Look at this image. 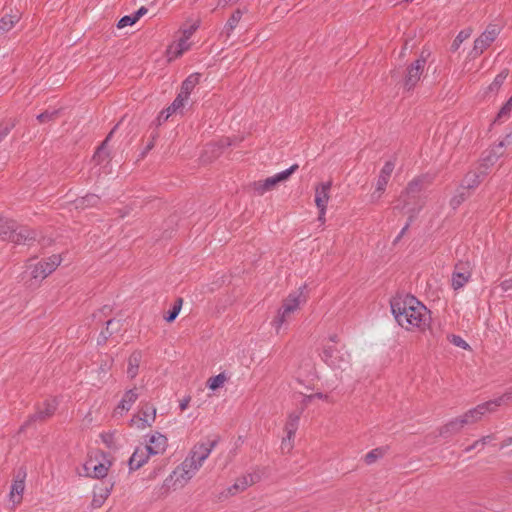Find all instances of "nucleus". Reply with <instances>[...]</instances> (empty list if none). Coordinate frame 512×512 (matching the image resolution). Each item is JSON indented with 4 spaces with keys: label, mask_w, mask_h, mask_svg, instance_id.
<instances>
[{
    "label": "nucleus",
    "mask_w": 512,
    "mask_h": 512,
    "mask_svg": "<svg viewBox=\"0 0 512 512\" xmlns=\"http://www.w3.org/2000/svg\"><path fill=\"white\" fill-rule=\"evenodd\" d=\"M109 368H110V365L108 363H105V364L101 365V367H100L101 371H103V372H106Z\"/></svg>",
    "instance_id": "64"
},
{
    "label": "nucleus",
    "mask_w": 512,
    "mask_h": 512,
    "mask_svg": "<svg viewBox=\"0 0 512 512\" xmlns=\"http://www.w3.org/2000/svg\"><path fill=\"white\" fill-rule=\"evenodd\" d=\"M156 418V408L149 403L143 404L139 413L130 420V426L138 429L151 427Z\"/></svg>",
    "instance_id": "9"
},
{
    "label": "nucleus",
    "mask_w": 512,
    "mask_h": 512,
    "mask_svg": "<svg viewBox=\"0 0 512 512\" xmlns=\"http://www.w3.org/2000/svg\"><path fill=\"white\" fill-rule=\"evenodd\" d=\"M448 340L455 346L457 347H460V348H463V349H466V350H469L470 349V346L469 344L464 340L462 339L460 336H457V335H449L448 336Z\"/></svg>",
    "instance_id": "48"
},
{
    "label": "nucleus",
    "mask_w": 512,
    "mask_h": 512,
    "mask_svg": "<svg viewBox=\"0 0 512 512\" xmlns=\"http://www.w3.org/2000/svg\"><path fill=\"white\" fill-rule=\"evenodd\" d=\"M391 310L398 324L407 330L424 329L428 324L429 312L414 296L395 298Z\"/></svg>",
    "instance_id": "1"
},
{
    "label": "nucleus",
    "mask_w": 512,
    "mask_h": 512,
    "mask_svg": "<svg viewBox=\"0 0 512 512\" xmlns=\"http://www.w3.org/2000/svg\"><path fill=\"white\" fill-rule=\"evenodd\" d=\"M469 196V193L466 191V187L460 186L456 194L451 198L450 205L453 209L459 207L463 201Z\"/></svg>",
    "instance_id": "34"
},
{
    "label": "nucleus",
    "mask_w": 512,
    "mask_h": 512,
    "mask_svg": "<svg viewBox=\"0 0 512 512\" xmlns=\"http://www.w3.org/2000/svg\"><path fill=\"white\" fill-rule=\"evenodd\" d=\"M242 12L240 9H237L229 18L225 25V32L227 36L230 35V33L234 30V28L238 25L239 21L241 20Z\"/></svg>",
    "instance_id": "37"
},
{
    "label": "nucleus",
    "mask_w": 512,
    "mask_h": 512,
    "mask_svg": "<svg viewBox=\"0 0 512 512\" xmlns=\"http://www.w3.org/2000/svg\"><path fill=\"white\" fill-rule=\"evenodd\" d=\"M425 64H426V59L422 55L419 59L414 61L407 68V73L404 78V87L407 90H411L418 83V81L420 80L421 75L424 71Z\"/></svg>",
    "instance_id": "11"
},
{
    "label": "nucleus",
    "mask_w": 512,
    "mask_h": 512,
    "mask_svg": "<svg viewBox=\"0 0 512 512\" xmlns=\"http://www.w3.org/2000/svg\"><path fill=\"white\" fill-rule=\"evenodd\" d=\"M471 278V265L469 262H459L455 265L452 274V287L455 290L462 288Z\"/></svg>",
    "instance_id": "14"
},
{
    "label": "nucleus",
    "mask_w": 512,
    "mask_h": 512,
    "mask_svg": "<svg viewBox=\"0 0 512 512\" xmlns=\"http://www.w3.org/2000/svg\"><path fill=\"white\" fill-rule=\"evenodd\" d=\"M152 454L146 445L137 447L129 459V467L131 470H137L142 467Z\"/></svg>",
    "instance_id": "18"
},
{
    "label": "nucleus",
    "mask_w": 512,
    "mask_h": 512,
    "mask_svg": "<svg viewBox=\"0 0 512 512\" xmlns=\"http://www.w3.org/2000/svg\"><path fill=\"white\" fill-rule=\"evenodd\" d=\"M190 400H191V398L188 396V397L183 398L180 401L179 407H180L181 411H184L187 409V407L189 406Z\"/></svg>",
    "instance_id": "55"
},
{
    "label": "nucleus",
    "mask_w": 512,
    "mask_h": 512,
    "mask_svg": "<svg viewBox=\"0 0 512 512\" xmlns=\"http://www.w3.org/2000/svg\"><path fill=\"white\" fill-rule=\"evenodd\" d=\"M323 361L333 369L345 370L350 364V354L333 346H326L321 355Z\"/></svg>",
    "instance_id": "6"
},
{
    "label": "nucleus",
    "mask_w": 512,
    "mask_h": 512,
    "mask_svg": "<svg viewBox=\"0 0 512 512\" xmlns=\"http://www.w3.org/2000/svg\"><path fill=\"white\" fill-rule=\"evenodd\" d=\"M164 112L166 113L165 120H167L173 113H176L177 111H172L169 106Z\"/></svg>",
    "instance_id": "62"
},
{
    "label": "nucleus",
    "mask_w": 512,
    "mask_h": 512,
    "mask_svg": "<svg viewBox=\"0 0 512 512\" xmlns=\"http://www.w3.org/2000/svg\"><path fill=\"white\" fill-rule=\"evenodd\" d=\"M503 398H499L495 401H488L486 403L480 404L475 408H472L460 415L461 420L463 421L464 426L473 425L481 420V418L489 412H493L497 406L500 405V402Z\"/></svg>",
    "instance_id": "7"
},
{
    "label": "nucleus",
    "mask_w": 512,
    "mask_h": 512,
    "mask_svg": "<svg viewBox=\"0 0 512 512\" xmlns=\"http://www.w3.org/2000/svg\"><path fill=\"white\" fill-rule=\"evenodd\" d=\"M294 447V437L286 435L281 441L282 453H290Z\"/></svg>",
    "instance_id": "47"
},
{
    "label": "nucleus",
    "mask_w": 512,
    "mask_h": 512,
    "mask_svg": "<svg viewBox=\"0 0 512 512\" xmlns=\"http://www.w3.org/2000/svg\"><path fill=\"white\" fill-rule=\"evenodd\" d=\"M483 447H481V440H477L475 441L472 445L468 446L465 448V452H470L472 451L473 449H482Z\"/></svg>",
    "instance_id": "54"
},
{
    "label": "nucleus",
    "mask_w": 512,
    "mask_h": 512,
    "mask_svg": "<svg viewBox=\"0 0 512 512\" xmlns=\"http://www.w3.org/2000/svg\"><path fill=\"white\" fill-rule=\"evenodd\" d=\"M204 462V456L202 455L201 457V455H199L198 452L192 448L184 461L178 466L195 475L202 467Z\"/></svg>",
    "instance_id": "17"
},
{
    "label": "nucleus",
    "mask_w": 512,
    "mask_h": 512,
    "mask_svg": "<svg viewBox=\"0 0 512 512\" xmlns=\"http://www.w3.org/2000/svg\"><path fill=\"white\" fill-rule=\"evenodd\" d=\"M398 201L401 205L396 206L395 208H399L401 210L407 209V213L409 214V209L412 207H417V198L405 196V193H401L398 198Z\"/></svg>",
    "instance_id": "35"
},
{
    "label": "nucleus",
    "mask_w": 512,
    "mask_h": 512,
    "mask_svg": "<svg viewBox=\"0 0 512 512\" xmlns=\"http://www.w3.org/2000/svg\"><path fill=\"white\" fill-rule=\"evenodd\" d=\"M499 34L497 25L490 24L486 30L474 42L473 52L480 55L487 49Z\"/></svg>",
    "instance_id": "12"
},
{
    "label": "nucleus",
    "mask_w": 512,
    "mask_h": 512,
    "mask_svg": "<svg viewBox=\"0 0 512 512\" xmlns=\"http://www.w3.org/2000/svg\"><path fill=\"white\" fill-rule=\"evenodd\" d=\"M471 33L472 30L470 28L460 31L451 45V50L457 51L462 42L471 36Z\"/></svg>",
    "instance_id": "39"
},
{
    "label": "nucleus",
    "mask_w": 512,
    "mask_h": 512,
    "mask_svg": "<svg viewBox=\"0 0 512 512\" xmlns=\"http://www.w3.org/2000/svg\"><path fill=\"white\" fill-rule=\"evenodd\" d=\"M507 76H508L507 70H503L501 73H499L495 77L494 81L489 85L488 91H490V92L498 91Z\"/></svg>",
    "instance_id": "41"
},
{
    "label": "nucleus",
    "mask_w": 512,
    "mask_h": 512,
    "mask_svg": "<svg viewBox=\"0 0 512 512\" xmlns=\"http://www.w3.org/2000/svg\"><path fill=\"white\" fill-rule=\"evenodd\" d=\"M511 111H512V96L508 99V101L500 109L495 121L503 122V121L507 120L510 117Z\"/></svg>",
    "instance_id": "38"
},
{
    "label": "nucleus",
    "mask_w": 512,
    "mask_h": 512,
    "mask_svg": "<svg viewBox=\"0 0 512 512\" xmlns=\"http://www.w3.org/2000/svg\"><path fill=\"white\" fill-rule=\"evenodd\" d=\"M183 304L182 298H177L172 309L168 312V315L165 316L167 322H173L178 316Z\"/></svg>",
    "instance_id": "42"
},
{
    "label": "nucleus",
    "mask_w": 512,
    "mask_h": 512,
    "mask_svg": "<svg viewBox=\"0 0 512 512\" xmlns=\"http://www.w3.org/2000/svg\"><path fill=\"white\" fill-rule=\"evenodd\" d=\"M58 117V110L45 111L37 116L40 123L54 121Z\"/></svg>",
    "instance_id": "46"
},
{
    "label": "nucleus",
    "mask_w": 512,
    "mask_h": 512,
    "mask_svg": "<svg viewBox=\"0 0 512 512\" xmlns=\"http://www.w3.org/2000/svg\"><path fill=\"white\" fill-rule=\"evenodd\" d=\"M201 75L199 73H193L189 75L182 83L180 93L189 97L191 91L199 83Z\"/></svg>",
    "instance_id": "27"
},
{
    "label": "nucleus",
    "mask_w": 512,
    "mask_h": 512,
    "mask_svg": "<svg viewBox=\"0 0 512 512\" xmlns=\"http://www.w3.org/2000/svg\"><path fill=\"white\" fill-rule=\"evenodd\" d=\"M325 213H326V207H323V210L322 209H319V216H318V220L322 223H324L325 221Z\"/></svg>",
    "instance_id": "58"
},
{
    "label": "nucleus",
    "mask_w": 512,
    "mask_h": 512,
    "mask_svg": "<svg viewBox=\"0 0 512 512\" xmlns=\"http://www.w3.org/2000/svg\"><path fill=\"white\" fill-rule=\"evenodd\" d=\"M25 478L26 472L23 469H19L18 472L14 476L13 483L11 485V490L9 493V499L13 503V505H18L22 501L24 489H25Z\"/></svg>",
    "instance_id": "13"
},
{
    "label": "nucleus",
    "mask_w": 512,
    "mask_h": 512,
    "mask_svg": "<svg viewBox=\"0 0 512 512\" xmlns=\"http://www.w3.org/2000/svg\"><path fill=\"white\" fill-rule=\"evenodd\" d=\"M58 407V401L56 398L46 399L44 403L37 406V410L34 414L30 415L28 420L21 426V430H24L32 422L45 421L50 418Z\"/></svg>",
    "instance_id": "8"
},
{
    "label": "nucleus",
    "mask_w": 512,
    "mask_h": 512,
    "mask_svg": "<svg viewBox=\"0 0 512 512\" xmlns=\"http://www.w3.org/2000/svg\"><path fill=\"white\" fill-rule=\"evenodd\" d=\"M120 329V323L119 321L109 320L107 322V326L105 331H102L98 338V344L105 343L109 336H111L113 333L119 331Z\"/></svg>",
    "instance_id": "30"
},
{
    "label": "nucleus",
    "mask_w": 512,
    "mask_h": 512,
    "mask_svg": "<svg viewBox=\"0 0 512 512\" xmlns=\"http://www.w3.org/2000/svg\"><path fill=\"white\" fill-rule=\"evenodd\" d=\"M142 360L140 351H134L128 359L127 376L133 379L138 374V369Z\"/></svg>",
    "instance_id": "26"
},
{
    "label": "nucleus",
    "mask_w": 512,
    "mask_h": 512,
    "mask_svg": "<svg viewBox=\"0 0 512 512\" xmlns=\"http://www.w3.org/2000/svg\"><path fill=\"white\" fill-rule=\"evenodd\" d=\"M99 197L95 194H89L80 199L77 202V207H88V206H96L99 202Z\"/></svg>",
    "instance_id": "43"
},
{
    "label": "nucleus",
    "mask_w": 512,
    "mask_h": 512,
    "mask_svg": "<svg viewBox=\"0 0 512 512\" xmlns=\"http://www.w3.org/2000/svg\"><path fill=\"white\" fill-rule=\"evenodd\" d=\"M412 221H413V219H412V220H410V219H409V222H408V223L405 225V227L401 230L400 234H399V235H398V237L396 238V241H398V240H399V239H400V238L405 234V232L407 231V229H408V227H409V225H410V223H411Z\"/></svg>",
    "instance_id": "59"
},
{
    "label": "nucleus",
    "mask_w": 512,
    "mask_h": 512,
    "mask_svg": "<svg viewBox=\"0 0 512 512\" xmlns=\"http://www.w3.org/2000/svg\"><path fill=\"white\" fill-rule=\"evenodd\" d=\"M383 456V451L379 448L377 449H373L372 451H370L369 453H367L365 455V463L370 465V464H373L374 462H376L380 457Z\"/></svg>",
    "instance_id": "45"
},
{
    "label": "nucleus",
    "mask_w": 512,
    "mask_h": 512,
    "mask_svg": "<svg viewBox=\"0 0 512 512\" xmlns=\"http://www.w3.org/2000/svg\"><path fill=\"white\" fill-rule=\"evenodd\" d=\"M194 476L195 475L177 466L170 476L164 480L163 488L166 491L170 489L176 490L183 488Z\"/></svg>",
    "instance_id": "10"
},
{
    "label": "nucleus",
    "mask_w": 512,
    "mask_h": 512,
    "mask_svg": "<svg viewBox=\"0 0 512 512\" xmlns=\"http://www.w3.org/2000/svg\"><path fill=\"white\" fill-rule=\"evenodd\" d=\"M137 399L138 393L136 392V388L126 391L119 405L115 408V415H122L125 411H129Z\"/></svg>",
    "instance_id": "22"
},
{
    "label": "nucleus",
    "mask_w": 512,
    "mask_h": 512,
    "mask_svg": "<svg viewBox=\"0 0 512 512\" xmlns=\"http://www.w3.org/2000/svg\"><path fill=\"white\" fill-rule=\"evenodd\" d=\"M229 2H232V0H219L218 6L225 7L226 5H228Z\"/></svg>",
    "instance_id": "63"
},
{
    "label": "nucleus",
    "mask_w": 512,
    "mask_h": 512,
    "mask_svg": "<svg viewBox=\"0 0 512 512\" xmlns=\"http://www.w3.org/2000/svg\"><path fill=\"white\" fill-rule=\"evenodd\" d=\"M464 427L463 421L460 416H458L443 425L439 429V433L441 436L447 437L459 433Z\"/></svg>",
    "instance_id": "24"
},
{
    "label": "nucleus",
    "mask_w": 512,
    "mask_h": 512,
    "mask_svg": "<svg viewBox=\"0 0 512 512\" xmlns=\"http://www.w3.org/2000/svg\"><path fill=\"white\" fill-rule=\"evenodd\" d=\"M308 398L309 399L318 398V399H323V400H326V401H330L329 396L326 395V394H322V393H315V394L309 395Z\"/></svg>",
    "instance_id": "57"
},
{
    "label": "nucleus",
    "mask_w": 512,
    "mask_h": 512,
    "mask_svg": "<svg viewBox=\"0 0 512 512\" xmlns=\"http://www.w3.org/2000/svg\"><path fill=\"white\" fill-rule=\"evenodd\" d=\"M394 168H395V162H394V161H392V160H389V161H387V162L384 164V166H383V168L381 169V171H380V174H379V175H381V176H383V177H386V178L390 179L391 174H392V172H393Z\"/></svg>",
    "instance_id": "49"
},
{
    "label": "nucleus",
    "mask_w": 512,
    "mask_h": 512,
    "mask_svg": "<svg viewBox=\"0 0 512 512\" xmlns=\"http://www.w3.org/2000/svg\"><path fill=\"white\" fill-rule=\"evenodd\" d=\"M188 99H189L188 96L179 92V94L177 95V97L175 98L173 103L170 105V109L172 111H177V112L181 111L184 108Z\"/></svg>",
    "instance_id": "44"
},
{
    "label": "nucleus",
    "mask_w": 512,
    "mask_h": 512,
    "mask_svg": "<svg viewBox=\"0 0 512 512\" xmlns=\"http://www.w3.org/2000/svg\"><path fill=\"white\" fill-rule=\"evenodd\" d=\"M189 39H186L184 37H181L176 44L175 47H170L168 53L171 54L169 57V60H172L174 58H177L181 56L185 51H187L190 48V44L188 43Z\"/></svg>",
    "instance_id": "29"
},
{
    "label": "nucleus",
    "mask_w": 512,
    "mask_h": 512,
    "mask_svg": "<svg viewBox=\"0 0 512 512\" xmlns=\"http://www.w3.org/2000/svg\"><path fill=\"white\" fill-rule=\"evenodd\" d=\"M297 169L298 165L294 164L285 171H282L272 177H268L265 180L255 181L252 184V189L258 195H263L265 192L273 190L278 183L286 181Z\"/></svg>",
    "instance_id": "5"
},
{
    "label": "nucleus",
    "mask_w": 512,
    "mask_h": 512,
    "mask_svg": "<svg viewBox=\"0 0 512 512\" xmlns=\"http://www.w3.org/2000/svg\"><path fill=\"white\" fill-rule=\"evenodd\" d=\"M147 13V8H145L144 6H142L140 9H138V11H136L133 15L135 17V19L138 21L143 15H145Z\"/></svg>",
    "instance_id": "56"
},
{
    "label": "nucleus",
    "mask_w": 512,
    "mask_h": 512,
    "mask_svg": "<svg viewBox=\"0 0 512 512\" xmlns=\"http://www.w3.org/2000/svg\"><path fill=\"white\" fill-rule=\"evenodd\" d=\"M218 441H219V437H216L214 440L208 441L206 443H204V442L197 443L193 446V448L198 452L199 455H201V456L203 455L204 460H206L209 457L212 450L217 445Z\"/></svg>",
    "instance_id": "28"
},
{
    "label": "nucleus",
    "mask_w": 512,
    "mask_h": 512,
    "mask_svg": "<svg viewBox=\"0 0 512 512\" xmlns=\"http://www.w3.org/2000/svg\"><path fill=\"white\" fill-rule=\"evenodd\" d=\"M19 21L18 15H6L0 19V36L9 32L14 25Z\"/></svg>",
    "instance_id": "32"
},
{
    "label": "nucleus",
    "mask_w": 512,
    "mask_h": 512,
    "mask_svg": "<svg viewBox=\"0 0 512 512\" xmlns=\"http://www.w3.org/2000/svg\"><path fill=\"white\" fill-rule=\"evenodd\" d=\"M332 186L331 181L320 183L315 189V204L318 209H322L327 206L329 201V192Z\"/></svg>",
    "instance_id": "20"
},
{
    "label": "nucleus",
    "mask_w": 512,
    "mask_h": 512,
    "mask_svg": "<svg viewBox=\"0 0 512 512\" xmlns=\"http://www.w3.org/2000/svg\"><path fill=\"white\" fill-rule=\"evenodd\" d=\"M464 183L466 185H462L463 187H466V191L468 192V189L476 187L479 184L478 177L475 174L467 175Z\"/></svg>",
    "instance_id": "51"
},
{
    "label": "nucleus",
    "mask_w": 512,
    "mask_h": 512,
    "mask_svg": "<svg viewBox=\"0 0 512 512\" xmlns=\"http://www.w3.org/2000/svg\"><path fill=\"white\" fill-rule=\"evenodd\" d=\"M119 124H117L113 129L112 131L108 134V136L106 137V139L103 141V143L98 147V149L96 150L94 156H93V160L96 161L97 163H101L102 161H104L108 154L106 152V144L108 143V141L110 140V138L112 137V134L114 133V131L116 130V128L118 127Z\"/></svg>",
    "instance_id": "31"
},
{
    "label": "nucleus",
    "mask_w": 512,
    "mask_h": 512,
    "mask_svg": "<svg viewBox=\"0 0 512 512\" xmlns=\"http://www.w3.org/2000/svg\"><path fill=\"white\" fill-rule=\"evenodd\" d=\"M146 447L152 455L162 454L167 448V438L160 433H155L150 437Z\"/></svg>",
    "instance_id": "21"
},
{
    "label": "nucleus",
    "mask_w": 512,
    "mask_h": 512,
    "mask_svg": "<svg viewBox=\"0 0 512 512\" xmlns=\"http://www.w3.org/2000/svg\"><path fill=\"white\" fill-rule=\"evenodd\" d=\"M259 479L258 475H245L236 480V482L229 487L226 492L221 493V498H227L229 496L235 495L240 491L245 490L250 485L254 484Z\"/></svg>",
    "instance_id": "16"
},
{
    "label": "nucleus",
    "mask_w": 512,
    "mask_h": 512,
    "mask_svg": "<svg viewBox=\"0 0 512 512\" xmlns=\"http://www.w3.org/2000/svg\"><path fill=\"white\" fill-rule=\"evenodd\" d=\"M61 261L62 258L60 255H52L38 262H34V259H30L26 264L25 271L29 276V286H33L44 280L60 265Z\"/></svg>",
    "instance_id": "2"
},
{
    "label": "nucleus",
    "mask_w": 512,
    "mask_h": 512,
    "mask_svg": "<svg viewBox=\"0 0 512 512\" xmlns=\"http://www.w3.org/2000/svg\"><path fill=\"white\" fill-rule=\"evenodd\" d=\"M305 286L303 287V289ZM305 302L302 288L299 291L291 293L284 301L281 308L278 311L277 316L273 320V326L275 327L276 333H280V329L283 324L287 323L291 319V314L294 313L300 306L301 303Z\"/></svg>",
    "instance_id": "4"
},
{
    "label": "nucleus",
    "mask_w": 512,
    "mask_h": 512,
    "mask_svg": "<svg viewBox=\"0 0 512 512\" xmlns=\"http://www.w3.org/2000/svg\"><path fill=\"white\" fill-rule=\"evenodd\" d=\"M199 27V23L196 22L194 24H192L189 28L187 29H184L182 31V37L186 38V39H190V37L193 35V33L197 30V28Z\"/></svg>",
    "instance_id": "52"
},
{
    "label": "nucleus",
    "mask_w": 512,
    "mask_h": 512,
    "mask_svg": "<svg viewBox=\"0 0 512 512\" xmlns=\"http://www.w3.org/2000/svg\"><path fill=\"white\" fill-rule=\"evenodd\" d=\"M302 412L303 410L294 411L288 415L287 421L284 426V431L286 435L293 437L295 436Z\"/></svg>",
    "instance_id": "25"
},
{
    "label": "nucleus",
    "mask_w": 512,
    "mask_h": 512,
    "mask_svg": "<svg viewBox=\"0 0 512 512\" xmlns=\"http://www.w3.org/2000/svg\"><path fill=\"white\" fill-rule=\"evenodd\" d=\"M137 22V20L135 19L134 15H127V16H124L122 17L119 21H118V24H117V27L119 29L121 28H124L126 26H130V25H133Z\"/></svg>",
    "instance_id": "50"
},
{
    "label": "nucleus",
    "mask_w": 512,
    "mask_h": 512,
    "mask_svg": "<svg viewBox=\"0 0 512 512\" xmlns=\"http://www.w3.org/2000/svg\"><path fill=\"white\" fill-rule=\"evenodd\" d=\"M36 239V233L26 227L15 226L11 229V233L8 235L7 240L15 244H26Z\"/></svg>",
    "instance_id": "15"
},
{
    "label": "nucleus",
    "mask_w": 512,
    "mask_h": 512,
    "mask_svg": "<svg viewBox=\"0 0 512 512\" xmlns=\"http://www.w3.org/2000/svg\"><path fill=\"white\" fill-rule=\"evenodd\" d=\"M495 438L496 437H495L494 434L483 436L482 438H480V440H481V447H484L486 444H488L491 441L495 440Z\"/></svg>",
    "instance_id": "53"
},
{
    "label": "nucleus",
    "mask_w": 512,
    "mask_h": 512,
    "mask_svg": "<svg viewBox=\"0 0 512 512\" xmlns=\"http://www.w3.org/2000/svg\"><path fill=\"white\" fill-rule=\"evenodd\" d=\"M227 380L226 376L223 373H220L214 377H210L207 381V386L211 390H216L220 387H222Z\"/></svg>",
    "instance_id": "40"
},
{
    "label": "nucleus",
    "mask_w": 512,
    "mask_h": 512,
    "mask_svg": "<svg viewBox=\"0 0 512 512\" xmlns=\"http://www.w3.org/2000/svg\"><path fill=\"white\" fill-rule=\"evenodd\" d=\"M112 488H113V484L101 485V486L95 487L94 493H93V499L91 502L92 506L94 508L101 507L104 504L105 500L110 495Z\"/></svg>",
    "instance_id": "23"
},
{
    "label": "nucleus",
    "mask_w": 512,
    "mask_h": 512,
    "mask_svg": "<svg viewBox=\"0 0 512 512\" xmlns=\"http://www.w3.org/2000/svg\"><path fill=\"white\" fill-rule=\"evenodd\" d=\"M85 475L93 478H103L107 475L109 465L106 463H95L94 460H88L84 466Z\"/></svg>",
    "instance_id": "19"
},
{
    "label": "nucleus",
    "mask_w": 512,
    "mask_h": 512,
    "mask_svg": "<svg viewBox=\"0 0 512 512\" xmlns=\"http://www.w3.org/2000/svg\"><path fill=\"white\" fill-rule=\"evenodd\" d=\"M153 147H154V141L152 140V141H150V142L148 143V145L146 146V148H145V150H144V152H143V154H142V155L144 156V155H145L148 151H150Z\"/></svg>",
    "instance_id": "61"
},
{
    "label": "nucleus",
    "mask_w": 512,
    "mask_h": 512,
    "mask_svg": "<svg viewBox=\"0 0 512 512\" xmlns=\"http://www.w3.org/2000/svg\"><path fill=\"white\" fill-rule=\"evenodd\" d=\"M389 179L386 177H383L381 175L378 176L375 191L371 194V201L377 202L382 194L384 193L386 186L388 184Z\"/></svg>",
    "instance_id": "33"
},
{
    "label": "nucleus",
    "mask_w": 512,
    "mask_h": 512,
    "mask_svg": "<svg viewBox=\"0 0 512 512\" xmlns=\"http://www.w3.org/2000/svg\"><path fill=\"white\" fill-rule=\"evenodd\" d=\"M430 183L431 179L428 176H419L411 180L402 192L405 193V196L417 198V207L409 209L410 220L414 219L424 207L427 197L421 193L430 185Z\"/></svg>",
    "instance_id": "3"
},
{
    "label": "nucleus",
    "mask_w": 512,
    "mask_h": 512,
    "mask_svg": "<svg viewBox=\"0 0 512 512\" xmlns=\"http://www.w3.org/2000/svg\"><path fill=\"white\" fill-rule=\"evenodd\" d=\"M14 226V221L0 217V239L7 240V237Z\"/></svg>",
    "instance_id": "36"
},
{
    "label": "nucleus",
    "mask_w": 512,
    "mask_h": 512,
    "mask_svg": "<svg viewBox=\"0 0 512 512\" xmlns=\"http://www.w3.org/2000/svg\"><path fill=\"white\" fill-rule=\"evenodd\" d=\"M103 441L108 445L111 446L112 443V435H103L102 436Z\"/></svg>",
    "instance_id": "60"
}]
</instances>
